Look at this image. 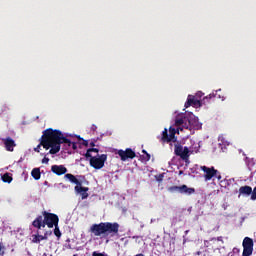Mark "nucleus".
<instances>
[{"label":"nucleus","instance_id":"f257e3e1","mask_svg":"<svg viewBox=\"0 0 256 256\" xmlns=\"http://www.w3.org/2000/svg\"><path fill=\"white\" fill-rule=\"evenodd\" d=\"M62 143L71 146V140L66 138L61 130H53V128L44 130L40 138V145L46 150L50 149L48 155H57L61 151Z\"/></svg>","mask_w":256,"mask_h":256},{"label":"nucleus","instance_id":"f03ea898","mask_svg":"<svg viewBox=\"0 0 256 256\" xmlns=\"http://www.w3.org/2000/svg\"><path fill=\"white\" fill-rule=\"evenodd\" d=\"M119 223L117 222H100L98 224H92L89 229V233L94 237H115L119 235Z\"/></svg>","mask_w":256,"mask_h":256},{"label":"nucleus","instance_id":"7ed1b4c3","mask_svg":"<svg viewBox=\"0 0 256 256\" xmlns=\"http://www.w3.org/2000/svg\"><path fill=\"white\" fill-rule=\"evenodd\" d=\"M55 225H59V216L55 213L43 211L42 215H38L35 220L32 222V226L35 229H53Z\"/></svg>","mask_w":256,"mask_h":256},{"label":"nucleus","instance_id":"20e7f679","mask_svg":"<svg viewBox=\"0 0 256 256\" xmlns=\"http://www.w3.org/2000/svg\"><path fill=\"white\" fill-rule=\"evenodd\" d=\"M65 179H68V181H70V183H74V185H76L74 187V190L76 191V193H80L82 199H87V197H89V193H87V191H89V187H83V180L85 179V176L82 175H73V174H65L64 176Z\"/></svg>","mask_w":256,"mask_h":256},{"label":"nucleus","instance_id":"39448f33","mask_svg":"<svg viewBox=\"0 0 256 256\" xmlns=\"http://www.w3.org/2000/svg\"><path fill=\"white\" fill-rule=\"evenodd\" d=\"M178 129H175L173 126L169 127V130L165 128L162 132L161 141L162 143H177V138L175 135H177Z\"/></svg>","mask_w":256,"mask_h":256},{"label":"nucleus","instance_id":"423d86ee","mask_svg":"<svg viewBox=\"0 0 256 256\" xmlns=\"http://www.w3.org/2000/svg\"><path fill=\"white\" fill-rule=\"evenodd\" d=\"M105 161H107V154H102L99 157L94 156L90 159V165L93 169H103L105 167Z\"/></svg>","mask_w":256,"mask_h":256},{"label":"nucleus","instance_id":"0eeeda50","mask_svg":"<svg viewBox=\"0 0 256 256\" xmlns=\"http://www.w3.org/2000/svg\"><path fill=\"white\" fill-rule=\"evenodd\" d=\"M181 129L182 131L183 129H188L189 131H192V129H196L197 131H199V129H201V123H199V120L197 118L187 117V121H184Z\"/></svg>","mask_w":256,"mask_h":256},{"label":"nucleus","instance_id":"6e6552de","mask_svg":"<svg viewBox=\"0 0 256 256\" xmlns=\"http://www.w3.org/2000/svg\"><path fill=\"white\" fill-rule=\"evenodd\" d=\"M174 153L177 157L182 158L183 161H187L189 159V147L181 146V144H175Z\"/></svg>","mask_w":256,"mask_h":256},{"label":"nucleus","instance_id":"1a4fd4ad","mask_svg":"<svg viewBox=\"0 0 256 256\" xmlns=\"http://www.w3.org/2000/svg\"><path fill=\"white\" fill-rule=\"evenodd\" d=\"M253 239L250 237H245L242 246H243V253L242 256H252L253 255Z\"/></svg>","mask_w":256,"mask_h":256},{"label":"nucleus","instance_id":"9d476101","mask_svg":"<svg viewBox=\"0 0 256 256\" xmlns=\"http://www.w3.org/2000/svg\"><path fill=\"white\" fill-rule=\"evenodd\" d=\"M117 155H119L121 161H127V159H135V157H137V154L131 148H126V150H118Z\"/></svg>","mask_w":256,"mask_h":256},{"label":"nucleus","instance_id":"9b49d317","mask_svg":"<svg viewBox=\"0 0 256 256\" xmlns=\"http://www.w3.org/2000/svg\"><path fill=\"white\" fill-rule=\"evenodd\" d=\"M201 171L205 173L204 179L205 181H211L215 175H217V169L215 167H207V166H201Z\"/></svg>","mask_w":256,"mask_h":256},{"label":"nucleus","instance_id":"f8f14e48","mask_svg":"<svg viewBox=\"0 0 256 256\" xmlns=\"http://www.w3.org/2000/svg\"><path fill=\"white\" fill-rule=\"evenodd\" d=\"M201 107V100L196 98L194 95H188L187 101L184 104V107L188 109V107Z\"/></svg>","mask_w":256,"mask_h":256},{"label":"nucleus","instance_id":"ddd939ff","mask_svg":"<svg viewBox=\"0 0 256 256\" xmlns=\"http://www.w3.org/2000/svg\"><path fill=\"white\" fill-rule=\"evenodd\" d=\"M2 141L5 145L6 151L13 152L15 147H17L15 140H13V138H11V137L3 138Z\"/></svg>","mask_w":256,"mask_h":256},{"label":"nucleus","instance_id":"4468645a","mask_svg":"<svg viewBox=\"0 0 256 256\" xmlns=\"http://www.w3.org/2000/svg\"><path fill=\"white\" fill-rule=\"evenodd\" d=\"M51 171L55 175L61 176V175H65V173H67V167H65L64 165H52Z\"/></svg>","mask_w":256,"mask_h":256},{"label":"nucleus","instance_id":"2eb2a0df","mask_svg":"<svg viewBox=\"0 0 256 256\" xmlns=\"http://www.w3.org/2000/svg\"><path fill=\"white\" fill-rule=\"evenodd\" d=\"M253 188L251 186H242L239 188V197L243 195L244 197H249V195H252Z\"/></svg>","mask_w":256,"mask_h":256},{"label":"nucleus","instance_id":"dca6fc26","mask_svg":"<svg viewBox=\"0 0 256 256\" xmlns=\"http://www.w3.org/2000/svg\"><path fill=\"white\" fill-rule=\"evenodd\" d=\"M181 195H193L195 194V188H189L187 185L183 184L180 186Z\"/></svg>","mask_w":256,"mask_h":256},{"label":"nucleus","instance_id":"f3484780","mask_svg":"<svg viewBox=\"0 0 256 256\" xmlns=\"http://www.w3.org/2000/svg\"><path fill=\"white\" fill-rule=\"evenodd\" d=\"M184 121H187V117L186 116H177L175 118V126L178 127V129H180V131H183V123Z\"/></svg>","mask_w":256,"mask_h":256},{"label":"nucleus","instance_id":"a211bd4d","mask_svg":"<svg viewBox=\"0 0 256 256\" xmlns=\"http://www.w3.org/2000/svg\"><path fill=\"white\" fill-rule=\"evenodd\" d=\"M41 241H47V235H39V234L32 235V243H41Z\"/></svg>","mask_w":256,"mask_h":256},{"label":"nucleus","instance_id":"6ab92c4d","mask_svg":"<svg viewBox=\"0 0 256 256\" xmlns=\"http://www.w3.org/2000/svg\"><path fill=\"white\" fill-rule=\"evenodd\" d=\"M31 175L35 181H39V179H41V169L34 168L31 172Z\"/></svg>","mask_w":256,"mask_h":256},{"label":"nucleus","instance_id":"aec40b11","mask_svg":"<svg viewBox=\"0 0 256 256\" xmlns=\"http://www.w3.org/2000/svg\"><path fill=\"white\" fill-rule=\"evenodd\" d=\"M169 193H181V186H170L167 188Z\"/></svg>","mask_w":256,"mask_h":256},{"label":"nucleus","instance_id":"412c9836","mask_svg":"<svg viewBox=\"0 0 256 256\" xmlns=\"http://www.w3.org/2000/svg\"><path fill=\"white\" fill-rule=\"evenodd\" d=\"M2 181L4 183H11V181H13V177H11V175H9V173H5L3 176H2Z\"/></svg>","mask_w":256,"mask_h":256},{"label":"nucleus","instance_id":"4be33fe9","mask_svg":"<svg viewBox=\"0 0 256 256\" xmlns=\"http://www.w3.org/2000/svg\"><path fill=\"white\" fill-rule=\"evenodd\" d=\"M54 235L58 238L61 239V230L59 229V224H56L54 226Z\"/></svg>","mask_w":256,"mask_h":256},{"label":"nucleus","instance_id":"5701e85b","mask_svg":"<svg viewBox=\"0 0 256 256\" xmlns=\"http://www.w3.org/2000/svg\"><path fill=\"white\" fill-rule=\"evenodd\" d=\"M213 98H215V94H209L208 96H205L204 98H203V101H204V103H209V100L210 99H213Z\"/></svg>","mask_w":256,"mask_h":256},{"label":"nucleus","instance_id":"b1692460","mask_svg":"<svg viewBox=\"0 0 256 256\" xmlns=\"http://www.w3.org/2000/svg\"><path fill=\"white\" fill-rule=\"evenodd\" d=\"M218 141H221L222 145H229V142L225 141V137H223V135L218 137Z\"/></svg>","mask_w":256,"mask_h":256},{"label":"nucleus","instance_id":"393cba45","mask_svg":"<svg viewBox=\"0 0 256 256\" xmlns=\"http://www.w3.org/2000/svg\"><path fill=\"white\" fill-rule=\"evenodd\" d=\"M5 255V246H3V243L0 242V256Z\"/></svg>","mask_w":256,"mask_h":256},{"label":"nucleus","instance_id":"a878e982","mask_svg":"<svg viewBox=\"0 0 256 256\" xmlns=\"http://www.w3.org/2000/svg\"><path fill=\"white\" fill-rule=\"evenodd\" d=\"M251 200L252 201H256V186L252 190Z\"/></svg>","mask_w":256,"mask_h":256},{"label":"nucleus","instance_id":"bb28decb","mask_svg":"<svg viewBox=\"0 0 256 256\" xmlns=\"http://www.w3.org/2000/svg\"><path fill=\"white\" fill-rule=\"evenodd\" d=\"M92 256H107V254L94 251V252L92 253Z\"/></svg>","mask_w":256,"mask_h":256},{"label":"nucleus","instance_id":"cd10ccee","mask_svg":"<svg viewBox=\"0 0 256 256\" xmlns=\"http://www.w3.org/2000/svg\"><path fill=\"white\" fill-rule=\"evenodd\" d=\"M88 152H90V153H99V149L98 148H89Z\"/></svg>","mask_w":256,"mask_h":256},{"label":"nucleus","instance_id":"c85d7f7f","mask_svg":"<svg viewBox=\"0 0 256 256\" xmlns=\"http://www.w3.org/2000/svg\"><path fill=\"white\" fill-rule=\"evenodd\" d=\"M214 177H216V179H217L218 181H221V179H222L221 172H219V171L217 170V173H216V175H214Z\"/></svg>","mask_w":256,"mask_h":256},{"label":"nucleus","instance_id":"c756f323","mask_svg":"<svg viewBox=\"0 0 256 256\" xmlns=\"http://www.w3.org/2000/svg\"><path fill=\"white\" fill-rule=\"evenodd\" d=\"M41 147H43V145H41V143H40V144L37 145L36 148H34V151H35L36 153H39V151L41 150Z\"/></svg>","mask_w":256,"mask_h":256},{"label":"nucleus","instance_id":"7c9ffc66","mask_svg":"<svg viewBox=\"0 0 256 256\" xmlns=\"http://www.w3.org/2000/svg\"><path fill=\"white\" fill-rule=\"evenodd\" d=\"M201 97H203V92H197L195 95L196 99H201Z\"/></svg>","mask_w":256,"mask_h":256},{"label":"nucleus","instance_id":"2f4dec72","mask_svg":"<svg viewBox=\"0 0 256 256\" xmlns=\"http://www.w3.org/2000/svg\"><path fill=\"white\" fill-rule=\"evenodd\" d=\"M69 147H72V149L75 151V150H77V143L71 142Z\"/></svg>","mask_w":256,"mask_h":256},{"label":"nucleus","instance_id":"473e14b6","mask_svg":"<svg viewBox=\"0 0 256 256\" xmlns=\"http://www.w3.org/2000/svg\"><path fill=\"white\" fill-rule=\"evenodd\" d=\"M82 145H83L84 147H89V141L83 139V140H82Z\"/></svg>","mask_w":256,"mask_h":256},{"label":"nucleus","instance_id":"72a5a7b5","mask_svg":"<svg viewBox=\"0 0 256 256\" xmlns=\"http://www.w3.org/2000/svg\"><path fill=\"white\" fill-rule=\"evenodd\" d=\"M85 157H86V159H91V157H93L92 155H91V152H89V150H87V152L85 153Z\"/></svg>","mask_w":256,"mask_h":256},{"label":"nucleus","instance_id":"f704fd0d","mask_svg":"<svg viewBox=\"0 0 256 256\" xmlns=\"http://www.w3.org/2000/svg\"><path fill=\"white\" fill-rule=\"evenodd\" d=\"M44 235H46V239H49V235H53V232L52 231H46L44 233Z\"/></svg>","mask_w":256,"mask_h":256},{"label":"nucleus","instance_id":"c9c22d12","mask_svg":"<svg viewBox=\"0 0 256 256\" xmlns=\"http://www.w3.org/2000/svg\"><path fill=\"white\" fill-rule=\"evenodd\" d=\"M142 153H144L147 156V161H149V159H151V155L149 153H147L145 150H143Z\"/></svg>","mask_w":256,"mask_h":256},{"label":"nucleus","instance_id":"e433bc0d","mask_svg":"<svg viewBox=\"0 0 256 256\" xmlns=\"http://www.w3.org/2000/svg\"><path fill=\"white\" fill-rule=\"evenodd\" d=\"M42 163H44V164L49 163V158L44 157V158L42 159Z\"/></svg>","mask_w":256,"mask_h":256},{"label":"nucleus","instance_id":"4c0bfd02","mask_svg":"<svg viewBox=\"0 0 256 256\" xmlns=\"http://www.w3.org/2000/svg\"><path fill=\"white\" fill-rule=\"evenodd\" d=\"M91 131H97V125L93 124V125L91 126Z\"/></svg>","mask_w":256,"mask_h":256},{"label":"nucleus","instance_id":"58836bf2","mask_svg":"<svg viewBox=\"0 0 256 256\" xmlns=\"http://www.w3.org/2000/svg\"><path fill=\"white\" fill-rule=\"evenodd\" d=\"M239 251H240L239 248H234V249H233V252H234V253H239Z\"/></svg>","mask_w":256,"mask_h":256},{"label":"nucleus","instance_id":"ea45409f","mask_svg":"<svg viewBox=\"0 0 256 256\" xmlns=\"http://www.w3.org/2000/svg\"><path fill=\"white\" fill-rule=\"evenodd\" d=\"M78 141H83V138L81 136H77Z\"/></svg>","mask_w":256,"mask_h":256},{"label":"nucleus","instance_id":"a19ab883","mask_svg":"<svg viewBox=\"0 0 256 256\" xmlns=\"http://www.w3.org/2000/svg\"><path fill=\"white\" fill-rule=\"evenodd\" d=\"M90 147H95V142H90Z\"/></svg>","mask_w":256,"mask_h":256},{"label":"nucleus","instance_id":"79ce46f5","mask_svg":"<svg viewBox=\"0 0 256 256\" xmlns=\"http://www.w3.org/2000/svg\"><path fill=\"white\" fill-rule=\"evenodd\" d=\"M7 106H3V109H2V111H7Z\"/></svg>","mask_w":256,"mask_h":256},{"label":"nucleus","instance_id":"37998d69","mask_svg":"<svg viewBox=\"0 0 256 256\" xmlns=\"http://www.w3.org/2000/svg\"><path fill=\"white\" fill-rule=\"evenodd\" d=\"M136 256H145V254L140 253V254H136Z\"/></svg>","mask_w":256,"mask_h":256},{"label":"nucleus","instance_id":"c03bdc74","mask_svg":"<svg viewBox=\"0 0 256 256\" xmlns=\"http://www.w3.org/2000/svg\"><path fill=\"white\" fill-rule=\"evenodd\" d=\"M47 184H48V182H47V181H45V182H44V185H47Z\"/></svg>","mask_w":256,"mask_h":256}]
</instances>
